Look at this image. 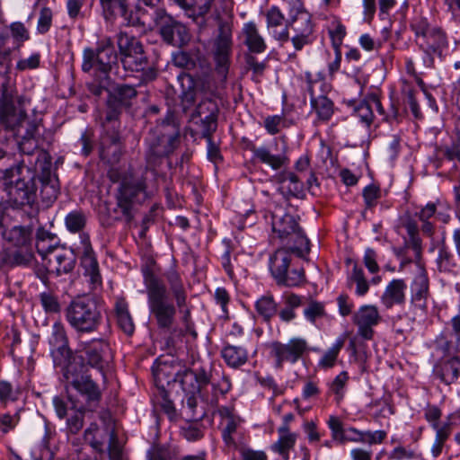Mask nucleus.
<instances>
[{
    "label": "nucleus",
    "instance_id": "obj_1",
    "mask_svg": "<svg viewBox=\"0 0 460 460\" xmlns=\"http://www.w3.org/2000/svg\"><path fill=\"white\" fill-rule=\"evenodd\" d=\"M164 276L175 300V305L170 299L165 285L157 276L149 270H143L149 314L159 329L169 330L175 322L178 308L182 314L181 320L186 330L190 331L192 327L190 309L187 306L188 296L182 279L175 269L165 271Z\"/></svg>",
    "mask_w": 460,
    "mask_h": 460
},
{
    "label": "nucleus",
    "instance_id": "obj_2",
    "mask_svg": "<svg viewBox=\"0 0 460 460\" xmlns=\"http://www.w3.org/2000/svg\"><path fill=\"white\" fill-rule=\"evenodd\" d=\"M146 5L138 8L136 20L129 21L133 26L144 31L156 28L163 40L172 46L181 47L190 41V32L183 23L169 15L164 9Z\"/></svg>",
    "mask_w": 460,
    "mask_h": 460
},
{
    "label": "nucleus",
    "instance_id": "obj_3",
    "mask_svg": "<svg viewBox=\"0 0 460 460\" xmlns=\"http://www.w3.org/2000/svg\"><path fill=\"white\" fill-rule=\"evenodd\" d=\"M84 367L69 366L64 372L66 381L67 396L73 394L74 399L88 408V411H94L102 399V392L99 385L93 381L91 376L84 371Z\"/></svg>",
    "mask_w": 460,
    "mask_h": 460
},
{
    "label": "nucleus",
    "instance_id": "obj_4",
    "mask_svg": "<svg viewBox=\"0 0 460 460\" xmlns=\"http://www.w3.org/2000/svg\"><path fill=\"white\" fill-rule=\"evenodd\" d=\"M70 326L80 333L95 332L102 321V314L96 302L89 296L73 299L65 310Z\"/></svg>",
    "mask_w": 460,
    "mask_h": 460
},
{
    "label": "nucleus",
    "instance_id": "obj_5",
    "mask_svg": "<svg viewBox=\"0 0 460 460\" xmlns=\"http://www.w3.org/2000/svg\"><path fill=\"white\" fill-rule=\"evenodd\" d=\"M411 29L415 34V41L425 52L424 63L427 66L433 65L431 54L441 55L447 47L445 32L438 27H431L427 19L418 17L412 20Z\"/></svg>",
    "mask_w": 460,
    "mask_h": 460
},
{
    "label": "nucleus",
    "instance_id": "obj_6",
    "mask_svg": "<svg viewBox=\"0 0 460 460\" xmlns=\"http://www.w3.org/2000/svg\"><path fill=\"white\" fill-rule=\"evenodd\" d=\"M209 53L214 62L215 72L221 82H226L231 66L233 36L231 24L218 20L217 34L210 41Z\"/></svg>",
    "mask_w": 460,
    "mask_h": 460
},
{
    "label": "nucleus",
    "instance_id": "obj_7",
    "mask_svg": "<svg viewBox=\"0 0 460 460\" xmlns=\"http://www.w3.org/2000/svg\"><path fill=\"white\" fill-rule=\"evenodd\" d=\"M272 230L282 241H288L291 252L303 256L310 250L309 240L306 238L301 227L298 226L296 218L288 213L272 215Z\"/></svg>",
    "mask_w": 460,
    "mask_h": 460
},
{
    "label": "nucleus",
    "instance_id": "obj_8",
    "mask_svg": "<svg viewBox=\"0 0 460 460\" xmlns=\"http://www.w3.org/2000/svg\"><path fill=\"white\" fill-rule=\"evenodd\" d=\"M146 180V176L127 180L118 189L116 194L117 208L120 209L128 222L134 218L136 207L149 197Z\"/></svg>",
    "mask_w": 460,
    "mask_h": 460
},
{
    "label": "nucleus",
    "instance_id": "obj_9",
    "mask_svg": "<svg viewBox=\"0 0 460 460\" xmlns=\"http://www.w3.org/2000/svg\"><path fill=\"white\" fill-rule=\"evenodd\" d=\"M120 62L123 68L129 72H138L147 66L148 59L141 41L127 31L116 34Z\"/></svg>",
    "mask_w": 460,
    "mask_h": 460
},
{
    "label": "nucleus",
    "instance_id": "obj_10",
    "mask_svg": "<svg viewBox=\"0 0 460 460\" xmlns=\"http://www.w3.org/2000/svg\"><path fill=\"white\" fill-rule=\"evenodd\" d=\"M117 62L118 53L114 49L113 41L110 37H105L98 42L96 49L91 48L84 49L82 69L89 72L95 68L107 74Z\"/></svg>",
    "mask_w": 460,
    "mask_h": 460
},
{
    "label": "nucleus",
    "instance_id": "obj_11",
    "mask_svg": "<svg viewBox=\"0 0 460 460\" xmlns=\"http://www.w3.org/2000/svg\"><path fill=\"white\" fill-rule=\"evenodd\" d=\"M309 351L307 341L301 337H293L287 342L273 341L270 344V356L274 367L281 369L285 363L296 364Z\"/></svg>",
    "mask_w": 460,
    "mask_h": 460
},
{
    "label": "nucleus",
    "instance_id": "obj_12",
    "mask_svg": "<svg viewBox=\"0 0 460 460\" xmlns=\"http://www.w3.org/2000/svg\"><path fill=\"white\" fill-rule=\"evenodd\" d=\"M306 90L310 94L312 110L316 113L319 119L326 121L333 114V102L326 96L330 90L323 78H313L310 72L305 74Z\"/></svg>",
    "mask_w": 460,
    "mask_h": 460
},
{
    "label": "nucleus",
    "instance_id": "obj_13",
    "mask_svg": "<svg viewBox=\"0 0 460 460\" xmlns=\"http://www.w3.org/2000/svg\"><path fill=\"white\" fill-rule=\"evenodd\" d=\"M289 29L293 31V36H289V40L296 51L313 44L315 40L312 15L307 11L289 14L288 19V31Z\"/></svg>",
    "mask_w": 460,
    "mask_h": 460
},
{
    "label": "nucleus",
    "instance_id": "obj_14",
    "mask_svg": "<svg viewBox=\"0 0 460 460\" xmlns=\"http://www.w3.org/2000/svg\"><path fill=\"white\" fill-rule=\"evenodd\" d=\"M4 191L12 206L22 207L31 204L33 199L31 187L19 176V169L6 170L4 176Z\"/></svg>",
    "mask_w": 460,
    "mask_h": 460
},
{
    "label": "nucleus",
    "instance_id": "obj_15",
    "mask_svg": "<svg viewBox=\"0 0 460 460\" xmlns=\"http://www.w3.org/2000/svg\"><path fill=\"white\" fill-rule=\"evenodd\" d=\"M382 320L378 308L373 305H361L353 314L352 321L358 327V335L364 340H372L374 327Z\"/></svg>",
    "mask_w": 460,
    "mask_h": 460
},
{
    "label": "nucleus",
    "instance_id": "obj_16",
    "mask_svg": "<svg viewBox=\"0 0 460 460\" xmlns=\"http://www.w3.org/2000/svg\"><path fill=\"white\" fill-rule=\"evenodd\" d=\"M24 122H26V112L21 103L15 105L13 97L4 93L0 100V123L14 130L22 127Z\"/></svg>",
    "mask_w": 460,
    "mask_h": 460
},
{
    "label": "nucleus",
    "instance_id": "obj_17",
    "mask_svg": "<svg viewBox=\"0 0 460 460\" xmlns=\"http://www.w3.org/2000/svg\"><path fill=\"white\" fill-rule=\"evenodd\" d=\"M84 438L94 450L102 452L107 438H109V452L112 456H118L119 449L115 446L117 440L116 433L113 429L106 428L101 430L96 423H91L84 430Z\"/></svg>",
    "mask_w": 460,
    "mask_h": 460
},
{
    "label": "nucleus",
    "instance_id": "obj_18",
    "mask_svg": "<svg viewBox=\"0 0 460 460\" xmlns=\"http://www.w3.org/2000/svg\"><path fill=\"white\" fill-rule=\"evenodd\" d=\"M264 15L269 34L280 43L288 42L289 40L288 20L280 8L271 5L266 10Z\"/></svg>",
    "mask_w": 460,
    "mask_h": 460
},
{
    "label": "nucleus",
    "instance_id": "obj_19",
    "mask_svg": "<svg viewBox=\"0 0 460 460\" xmlns=\"http://www.w3.org/2000/svg\"><path fill=\"white\" fill-rule=\"evenodd\" d=\"M430 296L429 283L426 272L421 269L411 284V305L420 311L422 314L427 313L428 299Z\"/></svg>",
    "mask_w": 460,
    "mask_h": 460
},
{
    "label": "nucleus",
    "instance_id": "obj_20",
    "mask_svg": "<svg viewBox=\"0 0 460 460\" xmlns=\"http://www.w3.org/2000/svg\"><path fill=\"white\" fill-rule=\"evenodd\" d=\"M43 263L49 273L60 276L70 272L74 269L75 259L71 252L63 247H58L54 249Z\"/></svg>",
    "mask_w": 460,
    "mask_h": 460
},
{
    "label": "nucleus",
    "instance_id": "obj_21",
    "mask_svg": "<svg viewBox=\"0 0 460 460\" xmlns=\"http://www.w3.org/2000/svg\"><path fill=\"white\" fill-rule=\"evenodd\" d=\"M182 400L181 414L189 420H199L206 415L203 392L188 387Z\"/></svg>",
    "mask_w": 460,
    "mask_h": 460
},
{
    "label": "nucleus",
    "instance_id": "obj_22",
    "mask_svg": "<svg viewBox=\"0 0 460 460\" xmlns=\"http://www.w3.org/2000/svg\"><path fill=\"white\" fill-rule=\"evenodd\" d=\"M217 411L221 417L223 441L228 447L236 449L238 445L234 435L237 433L241 419L234 413V409L230 407L223 406Z\"/></svg>",
    "mask_w": 460,
    "mask_h": 460
},
{
    "label": "nucleus",
    "instance_id": "obj_23",
    "mask_svg": "<svg viewBox=\"0 0 460 460\" xmlns=\"http://www.w3.org/2000/svg\"><path fill=\"white\" fill-rule=\"evenodd\" d=\"M122 155L119 133L102 134L100 140V157L109 164H117Z\"/></svg>",
    "mask_w": 460,
    "mask_h": 460
},
{
    "label": "nucleus",
    "instance_id": "obj_24",
    "mask_svg": "<svg viewBox=\"0 0 460 460\" xmlns=\"http://www.w3.org/2000/svg\"><path fill=\"white\" fill-rule=\"evenodd\" d=\"M102 13L105 19H112L117 16L123 17L128 25H132L130 20H136L138 9L133 14L129 12V4L128 0H100Z\"/></svg>",
    "mask_w": 460,
    "mask_h": 460
},
{
    "label": "nucleus",
    "instance_id": "obj_25",
    "mask_svg": "<svg viewBox=\"0 0 460 460\" xmlns=\"http://www.w3.org/2000/svg\"><path fill=\"white\" fill-rule=\"evenodd\" d=\"M83 350L84 351V358L87 364L98 369L104 376V368L108 365L107 361L103 358L102 353L108 348L107 344L98 341L88 344H84Z\"/></svg>",
    "mask_w": 460,
    "mask_h": 460
},
{
    "label": "nucleus",
    "instance_id": "obj_26",
    "mask_svg": "<svg viewBox=\"0 0 460 460\" xmlns=\"http://www.w3.org/2000/svg\"><path fill=\"white\" fill-rule=\"evenodd\" d=\"M208 374L203 369L185 370L181 379L183 391H186L188 387H190L198 392L208 393Z\"/></svg>",
    "mask_w": 460,
    "mask_h": 460
},
{
    "label": "nucleus",
    "instance_id": "obj_27",
    "mask_svg": "<svg viewBox=\"0 0 460 460\" xmlns=\"http://www.w3.org/2000/svg\"><path fill=\"white\" fill-rule=\"evenodd\" d=\"M4 216L0 215V229H2L3 237L12 244L17 247L27 246L31 240V228L29 226H15L9 231L4 229Z\"/></svg>",
    "mask_w": 460,
    "mask_h": 460
},
{
    "label": "nucleus",
    "instance_id": "obj_28",
    "mask_svg": "<svg viewBox=\"0 0 460 460\" xmlns=\"http://www.w3.org/2000/svg\"><path fill=\"white\" fill-rule=\"evenodd\" d=\"M434 374L447 385L456 382L460 375V358L452 357L436 365Z\"/></svg>",
    "mask_w": 460,
    "mask_h": 460
},
{
    "label": "nucleus",
    "instance_id": "obj_29",
    "mask_svg": "<svg viewBox=\"0 0 460 460\" xmlns=\"http://www.w3.org/2000/svg\"><path fill=\"white\" fill-rule=\"evenodd\" d=\"M407 286L402 279H393L385 288L381 302L386 308L395 304H403L405 301V289Z\"/></svg>",
    "mask_w": 460,
    "mask_h": 460
},
{
    "label": "nucleus",
    "instance_id": "obj_30",
    "mask_svg": "<svg viewBox=\"0 0 460 460\" xmlns=\"http://www.w3.org/2000/svg\"><path fill=\"white\" fill-rule=\"evenodd\" d=\"M243 34L244 37L243 43L250 52L260 54L266 50V42L253 22L244 23Z\"/></svg>",
    "mask_w": 460,
    "mask_h": 460
},
{
    "label": "nucleus",
    "instance_id": "obj_31",
    "mask_svg": "<svg viewBox=\"0 0 460 460\" xmlns=\"http://www.w3.org/2000/svg\"><path fill=\"white\" fill-rule=\"evenodd\" d=\"M291 261V254L288 249H278L270 257L269 261L270 270L277 284L285 273H287Z\"/></svg>",
    "mask_w": 460,
    "mask_h": 460
},
{
    "label": "nucleus",
    "instance_id": "obj_32",
    "mask_svg": "<svg viewBox=\"0 0 460 460\" xmlns=\"http://www.w3.org/2000/svg\"><path fill=\"white\" fill-rule=\"evenodd\" d=\"M250 150L252 152L254 159L276 171L287 165L289 162L288 157L285 154L273 155L265 146L256 147L252 145Z\"/></svg>",
    "mask_w": 460,
    "mask_h": 460
},
{
    "label": "nucleus",
    "instance_id": "obj_33",
    "mask_svg": "<svg viewBox=\"0 0 460 460\" xmlns=\"http://www.w3.org/2000/svg\"><path fill=\"white\" fill-rule=\"evenodd\" d=\"M137 95V92L135 87L128 84H119L112 92H110L107 104L117 105L120 109L123 107L128 108L131 106V101Z\"/></svg>",
    "mask_w": 460,
    "mask_h": 460
},
{
    "label": "nucleus",
    "instance_id": "obj_34",
    "mask_svg": "<svg viewBox=\"0 0 460 460\" xmlns=\"http://www.w3.org/2000/svg\"><path fill=\"white\" fill-rule=\"evenodd\" d=\"M280 184L279 190L286 197H298L303 191V183L299 177L292 172H282L278 175Z\"/></svg>",
    "mask_w": 460,
    "mask_h": 460
},
{
    "label": "nucleus",
    "instance_id": "obj_35",
    "mask_svg": "<svg viewBox=\"0 0 460 460\" xmlns=\"http://www.w3.org/2000/svg\"><path fill=\"white\" fill-rule=\"evenodd\" d=\"M211 394L204 397L206 405L216 407L218 405L220 398L224 397L231 389V383L228 377L221 376L217 380H213L211 385Z\"/></svg>",
    "mask_w": 460,
    "mask_h": 460
},
{
    "label": "nucleus",
    "instance_id": "obj_36",
    "mask_svg": "<svg viewBox=\"0 0 460 460\" xmlns=\"http://www.w3.org/2000/svg\"><path fill=\"white\" fill-rule=\"evenodd\" d=\"M82 267L84 270V275L89 278L92 288H96L102 284V277L99 270L97 260L92 252L83 253L81 259Z\"/></svg>",
    "mask_w": 460,
    "mask_h": 460
},
{
    "label": "nucleus",
    "instance_id": "obj_37",
    "mask_svg": "<svg viewBox=\"0 0 460 460\" xmlns=\"http://www.w3.org/2000/svg\"><path fill=\"white\" fill-rule=\"evenodd\" d=\"M49 347L54 365L62 367L64 372L69 366H77L71 361L73 358V352L69 348V341Z\"/></svg>",
    "mask_w": 460,
    "mask_h": 460
},
{
    "label": "nucleus",
    "instance_id": "obj_38",
    "mask_svg": "<svg viewBox=\"0 0 460 460\" xmlns=\"http://www.w3.org/2000/svg\"><path fill=\"white\" fill-rule=\"evenodd\" d=\"M115 314L119 328L128 335L134 332L135 325L128 311V305L125 299H117L115 303Z\"/></svg>",
    "mask_w": 460,
    "mask_h": 460
},
{
    "label": "nucleus",
    "instance_id": "obj_39",
    "mask_svg": "<svg viewBox=\"0 0 460 460\" xmlns=\"http://www.w3.org/2000/svg\"><path fill=\"white\" fill-rule=\"evenodd\" d=\"M69 401L75 411L67 418L66 429L71 434H77L84 426V412L88 411V408L75 400L73 394H69Z\"/></svg>",
    "mask_w": 460,
    "mask_h": 460
},
{
    "label": "nucleus",
    "instance_id": "obj_40",
    "mask_svg": "<svg viewBox=\"0 0 460 460\" xmlns=\"http://www.w3.org/2000/svg\"><path fill=\"white\" fill-rule=\"evenodd\" d=\"M221 355L226 364L232 367H238L248 359L246 349L240 346L226 345L223 348Z\"/></svg>",
    "mask_w": 460,
    "mask_h": 460
},
{
    "label": "nucleus",
    "instance_id": "obj_41",
    "mask_svg": "<svg viewBox=\"0 0 460 460\" xmlns=\"http://www.w3.org/2000/svg\"><path fill=\"white\" fill-rule=\"evenodd\" d=\"M2 264L9 267L28 266L33 260L31 252L14 251L13 252L0 253Z\"/></svg>",
    "mask_w": 460,
    "mask_h": 460
},
{
    "label": "nucleus",
    "instance_id": "obj_42",
    "mask_svg": "<svg viewBox=\"0 0 460 460\" xmlns=\"http://www.w3.org/2000/svg\"><path fill=\"white\" fill-rule=\"evenodd\" d=\"M437 265L439 271L452 274H457L459 269L456 258L446 247L438 250Z\"/></svg>",
    "mask_w": 460,
    "mask_h": 460
},
{
    "label": "nucleus",
    "instance_id": "obj_43",
    "mask_svg": "<svg viewBox=\"0 0 460 460\" xmlns=\"http://www.w3.org/2000/svg\"><path fill=\"white\" fill-rule=\"evenodd\" d=\"M154 381L158 390H165L166 386L175 382L176 374L166 364L158 365L154 370Z\"/></svg>",
    "mask_w": 460,
    "mask_h": 460
},
{
    "label": "nucleus",
    "instance_id": "obj_44",
    "mask_svg": "<svg viewBox=\"0 0 460 460\" xmlns=\"http://www.w3.org/2000/svg\"><path fill=\"white\" fill-rule=\"evenodd\" d=\"M345 338L339 337L319 359L318 367L323 369L332 368L337 360L340 351L344 346Z\"/></svg>",
    "mask_w": 460,
    "mask_h": 460
},
{
    "label": "nucleus",
    "instance_id": "obj_45",
    "mask_svg": "<svg viewBox=\"0 0 460 460\" xmlns=\"http://www.w3.org/2000/svg\"><path fill=\"white\" fill-rule=\"evenodd\" d=\"M159 144L151 147V155L156 157L166 156L172 154L177 147L179 142L178 135L162 137L158 139Z\"/></svg>",
    "mask_w": 460,
    "mask_h": 460
},
{
    "label": "nucleus",
    "instance_id": "obj_46",
    "mask_svg": "<svg viewBox=\"0 0 460 460\" xmlns=\"http://www.w3.org/2000/svg\"><path fill=\"white\" fill-rule=\"evenodd\" d=\"M121 109L117 105H108L105 119L102 123L103 132L102 134L119 133V117Z\"/></svg>",
    "mask_w": 460,
    "mask_h": 460
},
{
    "label": "nucleus",
    "instance_id": "obj_47",
    "mask_svg": "<svg viewBox=\"0 0 460 460\" xmlns=\"http://www.w3.org/2000/svg\"><path fill=\"white\" fill-rule=\"evenodd\" d=\"M349 285L356 284L355 293L359 296H365L369 289V284L365 278L363 270L357 264L354 265L352 271L348 279Z\"/></svg>",
    "mask_w": 460,
    "mask_h": 460
},
{
    "label": "nucleus",
    "instance_id": "obj_48",
    "mask_svg": "<svg viewBox=\"0 0 460 460\" xmlns=\"http://www.w3.org/2000/svg\"><path fill=\"white\" fill-rule=\"evenodd\" d=\"M296 434L281 435L278 441L271 445L273 452L279 454L285 460L289 458V451L296 444Z\"/></svg>",
    "mask_w": 460,
    "mask_h": 460
},
{
    "label": "nucleus",
    "instance_id": "obj_49",
    "mask_svg": "<svg viewBox=\"0 0 460 460\" xmlns=\"http://www.w3.org/2000/svg\"><path fill=\"white\" fill-rule=\"evenodd\" d=\"M256 311L265 321H269L277 313V304L272 296H262L255 304Z\"/></svg>",
    "mask_w": 460,
    "mask_h": 460
},
{
    "label": "nucleus",
    "instance_id": "obj_50",
    "mask_svg": "<svg viewBox=\"0 0 460 460\" xmlns=\"http://www.w3.org/2000/svg\"><path fill=\"white\" fill-rule=\"evenodd\" d=\"M66 228L72 233L81 232L86 224L85 215L79 210H74L68 213L65 218Z\"/></svg>",
    "mask_w": 460,
    "mask_h": 460
},
{
    "label": "nucleus",
    "instance_id": "obj_51",
    "mask_svg": "<svg viewBox=\"0 0 460 460\" xmlns=\"http://www.w3.org/2000/svg\"><path fill=\"white\" fill-rule=\"evenodd\" d=\"M327 424L332 439L339 444H345L346 429L343 428L341 420L336 416H330Z\"/></svg>",
    "mask_w": 460,
    "mask_h": 460
},
{
    "label": "nucleus",
    "instance_id": "obj_52",
    "mask_svg": "<svg viewBox=\"0 0 460 460\" xmlns=\"http://www.w3.org/2000/svg\"><path fill=\"white\" fill-rule=\"evenodd\" d=\"M305 281V271L303 269H293L287 271L283 278L279 280L278 285L287 287H296Z\"/></svg>",
    "mask_w": 460,
    "mask_h": 460
},
{
    "label": "nucleus",
    "instance_id": "obj_53",
    "mask_svg": "<svg viewBox=\"0 0 460 460\" xmlns=\"http://www.w3.org/2000/svg\"><path fill=\"white\" fill-rule=\"evenodd\" d=\"M354 114L367 126H369L373 122L374 113L367 99L359 102L354 108Z\"/></svg>",
    "mask_w": 460,
    "mask_h": 460
},
{
    "label": "nucleus",
    "instance_id": "obj_54",
    "mask_svg": "<svg viewBox=\"0 0 460 460\" xmlns=\"http://www.w3.org/2000/svg\"><path fill=\"white\" fill-rule=\"evenodd\" d=\"M68 342L66 328L61 322H55L52 325L51 334L49 338V346Z\"/></svg>",
    "mask_w": 460,
    "mask_h": 460
},
{
    "label": "nucleus",
    "instance_id": "obj_55",
    "mask_svg": "<svg viewBox=\"0 0 460 460\" xmlns=\"http://www.w3.org/2000/svg\"><path fill=\"white\" fill-rule=\"evenodd\" d=\"M363 198L366 208L368 209L376 206L378 199L381 198V190L376 185H368L363 190Z\"/></svg>",
    "mask_w": 460,
    "mask_h": 460
},
{
    "label": "nucleus",
    "instance_id": "obj_56",
    "mask_svg": "<svg viewBox=\"0 0 460 460\" xmlns=\"http://www.w3.org/2000/svg\"><path fill=\"white\" fill-rule=\"evenodd\" d=\"M172 453L169 447L155 444L147 451V460H170Z\"/></svg>",
    "mask_w": 460,
    "mask_h": 460
},
{
    "label": "nucleus",
    "instance_id": "obj_57",
    "mask_svg": "<svg viewBox=\"0 0 460 460\" xmlns=\"http://www.w3.org/2000/svg\"><path fill=\"white\" fill-rule=\"evenodd\" d=\"M349 380L346 371L341 372L331 384V390L336 395L337 400H341L344 395V389Z\"/></svg>",
    "mask_w": 460,
    "mask_h": 460
},
{
    "label": "nucleus",
    "instance_id": "obj_58",
    "mask_svg": "<svg viewBox=\"0 0 460 460\" xmlns=\"http://www.w3.org/2000/svg\"><path fill=\"white\" fill-rule=\"evenodd\" d=\"M325 314L323 303L312 300L304 310L305 317L314 323L317 318L323 316Z\"/></svg>",
    "mask_w": 460,
    "mask_h": 460
},
{
    "label": "nucleus",
    "instance_id": "obj_59",
    "mask_svg": "<svg viewBox=\"0 0 460 460\" xmlns=\"http://www.w3.org/2000/svg\"><path fill=\"white\" fill-rule=\"evenodd\" d=\"M157 404L172 420L176 417V410L172 402L168 398L166 390H158Z\"/></svg>",
    "mask_w": 460,
    "mask_h": 460
},
{
    "label": "nucleus",
    "instance_id": "obj_60",
    "mask_svg": "<svg viewBox=\"0 0 460 460\" xmlns=\"http://www.w3.org/2000/svg\"><path fill=\"white\" fill-rule=\"evenodd\" d=\"M202 127V137L207 140L212 137V134L216 131L217 127V114L211 116H203L200 118Z\"/></svg>",
    "mask_w": 460,
    "mask_h": 460
},
{
    "label": "nucleus",
    "instance_id": "obj_61",
    "mask_svg": "<svg viewBox=\"0 0 460 460\" xmlns=\"http://www.w3.org/2000/svg\"><path fill=\"white\" fill-rule=\"evenodd\" d=\"M238 449L241 460H268V456L263 450H255L247 446H240Z\"/></svg>",
    "mask_w": 460,
    "mask_h": 460
},
{
    "label": "nucleus",
    "instance_id": "obj_62",
    "mask_svg": "<svg viewBox=\"0 0 460 460\" xmlns=\"http://www.w3.org/2000/svg\"><path fill=\"white\" fill-rule=\"evenodd\" d=\"M216 114H218V107L217 103L210 99L201 101L195 110V115L199 118L206 115L211 116Z\"/></svg>",
    "mask_w": 460,
    "mask_h": 460
},
{
    "label": "nucleus",
    "instance_id": "obj_63",
    "mask_svg": "<svg viewBox=\"0 0 460 460\" xmlns=\"http://www.w3.org/2000/svg\"><path fill=\"white\" fill-rule=\"evenodd\" d=\"M40 303L47 313H58L60 311V305L58 298L50 293L43 292L40 295Z\"/></svg>",
    "mask_w": 460,
    "mask_h": 460
},
{
    "label": "nucleus",
    "instance_id": "obj_64",
    "mask_svg": "<svg viewBox=\"0 0 460 460\" xmlns=\"http://www.w3.org/2000/svg\"><path fill=\"white\" fill-rule=\"evenodd\" d=\"M417 454L404 447H394L388 456L390 460H412L417 458Z\"/></svg>",
    "mask_w": 460,
    "mask_h": 460
}]
</instances>
